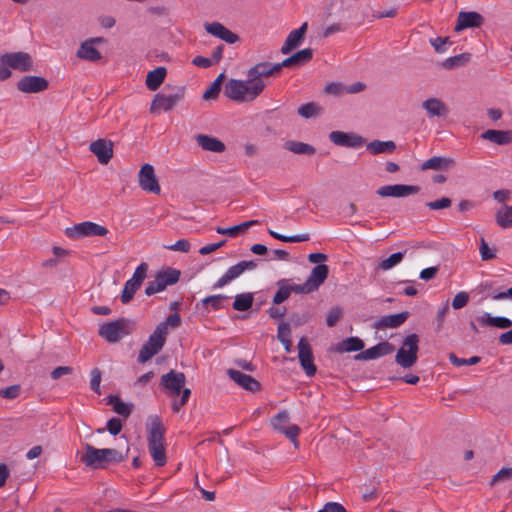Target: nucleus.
Wrapping results in <instances>:
<instances>
[{
	"instance_id": "9b49d317",
	"label": "nucleus",
	"mask_w": 512,
	"mask_h": 512,
	"mask_svg": "<svg viewBox=\"0 0 512 512\" xmlns=\"http://www.w3.org/2000/svg\"><path fill=\"white\" fill-rule=\"evenodd\" d=\"M246 75L249 78V82L252 83V92L260 95L266 87L262 78L271 76L269 62L255 64L247 71Z\"/></svg>"
},
{
	"instance_id": "6e6d98bb",
	"label": "nucleus",
	"mask_w": 512,
	"mask_h": 512,
	"mask_svg": "<svg viewBox=\"0 0 512 512\" xmlns=\"http://www.w3.org/2000/svg\"><path fill=\"white\" fill-rule=\"evenodd\" d=\"M512 480V468L504 467L500 469L491 479L490 484L492 486L496 485L499 482H505Z\"/></svg>"
},
{
	"instance_id": "ea45409f",
	"label": "nucleus",
	"mask_w": 512,
	"mask_h": 512,
	"mask_svg": "<svg viewBox=\"0 0 512 512\" xmlns=\"http://www.w3.org/2000/svg\"><path fill=\"white\" fill-rule=\"evenodd\" d=\"M228 298L229 297L227 295L223 294L210 295L202 299L201 302L197 303V308L201 309L200 306H202V308L207 309L208 305H210L214 311H217L222 308L223 302Z\"/></svg>"
},
{
	"instance_id": "aec40b11",
	"label": "nucleus",
	"mask_w": 512,
	"mask_h": 512,
	"mask_svg": "<svg viewBox=\"0 0 512 512\" xmlns=\"http://www.w3.org/2000/svg\"><path fill=\"white\" fill-rule=\"evenodd\" d=\"M89 149L101 164H107L113 157V142L111 140L97 139L90 143Z\"/></svg>"
},
{
	"instance_id": "5701e85b",
	"label": "nucleus",
	"mask_w": 512,
	"mask_h": 512,
	"mask_svg": "<svg viewBox=\"0 0 512 512\" xmlns=\"http://www.w3.org/2000/svg\"><path fill=\"white\" fill-rule=\"evenodd\" d=\"M476 322L481 327H495L498 329H508L512 327V321L504 316H492L489 312H483L476 317Z\"/></svg>"
},
{
	"instance_id": "473e14b6",
	"label": "nucleus",
	"mask_w": 512,
	"mask_h": 512,
	"mask_svg": "<svg viewBox=\"0 0 512 512\" xmlns=\"http://www.w3.org/2000/svg\"><path fill=\"white\" fill-rule=\"evenodd\" d=\"M186 376L183 372L170 370L168 373L163 374L160 380V386L165 390H170L178 385H185Z\"/></svg>"
},
{
	"instance_id": "3c124183",
	"label": "nucleus",
	"mask_w": 512,
	"mask_h": 512,
	"mask_svg": "<svg viewBox=\"0 0 512 512\" xmlns=\"http://www.w3.org/2000/svg\"><path fill=\"white\" fill-rule=\"evenodd\" d=\"M140 287L141 285L135 283L131 279L127 280L121 294V302L123 304L129 303L133 299L134 294Z\"/></svg>"
},
{
	"instance_id": "338daca9",
	"label": "nucleus",
	"mask_w": 512,
	"mask_h": 512,
	"mask_svg": "<svg viewBox=\"0 0 512 512\" xmlns=\"http://www.w3.org/2000/svg\"><path fill=\"white\" fill-rule=\"evenodd\" d=\"M277 338L280 342H287L291 339V328L289 323L282 322L278 325Z\"/></svg>"
},
{
	"instance_id": "6e6552de",
	"label": "nucleus",
	"mask_w": 512,
	"mask_h": 512,
	"mask_svg": "<svg viewBox=\"0 0 512 512\" xmlns=\"http://www.w3.org/2000/svg\"><path fill=\"white\" fill-rule=\"evenodd\" d=\"M257 260H243L228 268V270L214 283L213 289L223 288L233 280L240 277L245 271L257 268Z\"/></svg>"
},
{
	"instance_id": "b1692460",
	"label": "nucleus",
	"mask_w": 512,
	"mask_h": 512,
	"mask_svg": "<svg viewBox=\"0 0 512 512\" xmlns=\"http://www.w3.org/2000/svg\"><path fill=\"white\" fill-rule=\"evenodd\" d=\"M205 30L209 34H211L229 44H234L239 40V36L237 34L230 31L229 29H227L224 25H222L219 22L206 23Z\"/></svg>"
},
{
	"instance_id": "0e129e2a",
	"label": "nucleus",
	"mask_w": 512,
	"mask_h": 512,
	"mask_svg": "<svg viewBox=\"0 0 512 512\" xmlns=\"http://www.w3.org/2000/svg\"><path fill=\"white\" fill-rule=\"evenodd\" d=\"M452 204V201L448 197H442L440 199H437L435 201H430L426 203V206L430 208L431 210H440L450 207Z\"/></svg>"
},
{
	"instance_id": "8fccbe9b",
	"label": "nucleus",
	"mask_w": 512,
	"mask_h": 512,
	"mask_svg": "<svg viewBox=\"0 0 512 512\" xmlns=\"http://www.w3.org/2000/svg\"><path fill=\"white\" fill-rule=\"evenodd\" d=\"M181 324V317L179 313L170 314L164 321L159 323L156 328L160 329L164 335H168V328H177Z\"/></svg>"
},
{
	"instance_id": "37998d69",
	"label": "nucleus",
	"mask_w": 512,
	"mask_h": 512,
	"mask_svg": "<svg viewBox=\"0 0 512 512\" xmlns=\"http://www.w3.org/2000/svg\"><path fill=\"white\" fill-rule=\"evenodd\" d=\"M471 59L470 53H462L445 59L442 62V67L445 69H453L455 67L464 66Z\"/></svg>"
},
{
	"instance_id": "c756f323",
	"label": "nucleus",
	"mask_w": 512,
	"mask_h": 512,
	"mask_svg": "<svg viewBox=\"0 0 512 512\" xmlns=\"http://www.w3.org/2000/svg\"><path fill=\"white\" fill-rule=\"evenodd\" d=\"M328 274L329 268L325 264H319L312 269L306 282L311 287L313 292L316 291L325 282Z\"/></svg>"
},
{
	"instance_id": "2eb2a0df",
	"label": "nucleus",
	"mask_w": 512,
	"mask_h": 512,
	"mask_svg": "<svg viewBox=\"0 0 512 512\" xmlns=\"http://www.w3.org/2000/svg\"><path fill=\"white\" fill-rule=\"evenodd\" d=\"M419 191L420 187L417 185L394 184L379 187L376 194L380 197L402 198L417 194Z\"/></svg>"
},
{
	"instance_id": "79ce46f5",
	"label": "nucleus",
	"mask_w": 512,
	"mask_h": 512,
	"mask_svg": "<svg viewBox=\"0 0 512 512\" xmlns=\"http://www.w3.org/2000/svg\"><path fill=\"white\" fill-rule=\"evenodd\" d=\"M284 147L295 154L313 155L316 152L312 145L299 141H287Z\"/></svg>"
},
{
	"instance_id": "0eeeda50",
	"label": "nucleus",
	"mask_w": 512,
	"mask_h": 512,
	"mask_svg": "<svg viewBox=\"0 0 512 512\" xmlns=\"http://www.w3.org/2000/svg\"><path fill=\"white\" fill-rule=\"evenodd\" d=\"M65 233L69 238L78 239L91 236H105L108 234V229L97 223L84 221L75 224L73 227H68Z\"/></svg>"
},
{
	"instance_id": "f8f14e48",
	"label": "nucleus",
	"mask_w": 512,
	"mask_h": 512,
	"mask_svg": "<svg viewBox=\"0 0 512 512\" xmlns=\"http://www.w3.org/2000/svg\"><path fill=\"white\" fill-rule=\"evenodd\" d=\"M289 419V413L282 410L272 418L271 424L275 430L285 434L297 446V436L300 433V428L295 424L286 427L285 425L289 422Z\"/></svg>"
},
{
	"instance_id": "393cba45",
	"label": "nucleus",
	"mask_w": 512,
	"mask_h": 512,
	"mask_svg": "<svg viewBox=\"0 0 512 512\" xmlns=\"http://www.w3.org/2000/svg\"><path fill=\"white\" fill-rule=\"evenodd\" d=\"M455 160L449 157L433 156L424 161L420 169L422 171L435 170V171H448L455 166Z\"/></svg>"
},
{
	"instance_id": "13d9d810",
	"label": "nucleus",
	"mask_w": 512,
	"mask_h": 512,
	"mask_svg": "<svg viewBox=\"0 0 512 512\" xmlns=\"http://www.w3.org/2000/svg\"><path fill=\"white\" fill-rule=\"evenodd\" d=\"M325 93L333 96H342L345 94V84L340 82H330L324 88Z\"/></svg>"
},
{
	"instance_id": "f257e3e1",
	"label": "nucleus",
	"mask_w": 512,
	"mask_h": 512,
	"mask_svg": "<svg viewBox=\"0 0 512 512\" xmlns=\"http://www.w3.org/2000/svg\"><path fill=\"white\" fill-rule=\"evenodd\" d=\"M129 446L126 445L125 452L113 448L97 449L90 444H85V453L80 460L86 466L93 468H104L106 463H120L127 459Z\"/></svg>"
},
{
	"instance_id": "c85d7f7f",
	"label": "nucleus",
	"mask_w": 512,
	"mask_h": 512,
	"mask_svg": "<svg viewBox=\"0 0 512 512\" xmlns=\"http://www.w3.org/2000/svg\"><path fill=\"white\" fill-rule=\"evenodd\" d=\"M312 58L313 50L311 48H305L284 59L283 65H285L286 68H297L307 64Z\"/></svg>"
},
{
	"instance_id": "6ab92c4d",
	"label": "nucleus",
	"mask_w": 512,
	"mask_h": 512,
	"mask_svg": "<svg viewBox=\"0 0 512 512\" xmlns=\"http://www.w3.org/2000/svg\"><path fill=\"white\" fill-rule=\"evenodd\" d=\"M48 81L40 76H24L17 82V89L23 93H39L48 88Z\"/></svg>"
},
{
	"instance_id": "bf43d9fd",
	"label": "nucleus",
	"mask_w": 512,
	"mask_h": 512,
	"mask_svg": "<svg viewBox=\"0 0 512 512\" xmlns=\"http://www.w3.org/2000/svg\"><path fill=\"white\" fill-rule=\"evenodd\" d=\"M191 396V390L189 388H182L181 398L180 400H174L172 403V410L175 413H178L184 405L187 404L189 398Z\"/></svg>"
},
{
	"instance_id": "f704fd0d",
	"label": "nucleus",
	"mask_w": 512,
	"mask_h": 512,
	"mask_svg": "<svg viewBox=\"0 0 512 512\" xmlns=\"http://www.w3.org/2000/svg\"><path fill=\"white\" fill-rule=\"evenodd\" d=\"M106 404L112 405L113 411L125 419L130 416L133 410V405L123 402L118 395H109L106 398Z\"/></svg>"
},
{
	"instance_id": "7c9ffc66",
	"label": "nucleus",
	"mask_w": 512,
	"mask_h": 512,
	"mask_svg": "<svg viewBox=\"0 0 512 512\" xmlns=\"http://www.w3.org/2000/svg\"><path fill=\"white\" fill-rule=\"evenodd\" d=\"M481 138L498 145H508L512 143V131L488 129L481 134Z\"/></svg>"
},
{
	"instance_id": "cd10ccee",
	"label": "nucleus",
	"mask_w": 512,
	"mask_h": 512,
	"mask_svg": "<svg viewBox=\"0 0 512 512\" xmlns=\"http://www.w3.org/2000/svg\"><path fill=\"white\" fill-rule=\"evenodd\" d=\"M422 108L426 110L427 116L446 117L449 110L444 102L438 98H428L422 102Z\"/></svg>"
},
{
	"instance_id": "7ed1b4c3",
	"label": "nucleus",
	"mask_w": 512,
	"mask_h": 512,
	"mask_svg": "<svg viewBox=\"0 0 512 512\" xmlns=\"http://www.w3.org/2000/svg\"><path fill=\"white\" fill-rule=\"evenodd\" d=\"M418 350L419 336L414 333L407 335L403 340L402 346L396 353V363L403 368L412 367L418 359Z\"/></svg>"
},
{
	"instance_id": "c9c22d12",
	"label": "nucleus",
	"mask_w": 512,
	"mask_h": 512,
	"mask_svg": "<svg viewBox=\"0 0 512 512\" xmlns=\"http://www.w3.org/2000/svg\"><path fill=\"white\" fill-rule=\"evenodd\" d=\"M166 75L167 70L165 67H157L149 71L145 81L146 87L151 91H156L164 82Z\"/></svg>"
},
{
	"instance_id": "a19ab883",
	"label": "nucleus",
	"mask_w": 512,
	"mask_h": 512,
	"mask_svg": "<svg viewBox=\"0 0 512 512\" xmlns=\"http://www.w3.org/2000/svg\"><path fill=\"white\" fill-rule=\"evenodd\" d=\"M254 297L252 293H241L235 296L233 302V309L236 311L245 312L248 311L253 305Z\"/></svg>"
},
{
	"instance_id": "a211bd4d",
	"label": "nucleus",
	"mask_w": 512,
	"mask_h": 512,
	"mask_svg": "<svg viewBox=\"0 0 512 512\" xmlns=\"http://www.w3.org/2000/svg\"><path fill=\"white\" fill-rule=\"evenodd\" d=\"M329 139L337 146L348 148H359L365 143V139L362 136L343 131H332L329 134Z\"/></svg>"
},
{
	"instance_id": "09e8293b",
	"label": "nucleus",
	"mask_w": 512,
	"mask_h": 512,
	"mask_svg": "<svg viewBox=\"0 0 512 512\" xmlns=\"http://www.w3.org/2000/svg\"><path fill=\"white\" fill-rule=\"evenodd\" d=\"M268 232L273 238H275L279 241H282V242L297 243V242H305L310 239V236L308 233L286 236V235L280 234L278 232H275L271 229H269Z\"/></svg>"
},
{
	"instance_id": "423d86ee",
	"label": "nucleus",
	"mask_w": 512,
	"mask_h": 512,
	"mask_svg": "<svg viewBox=\"0 0 512 512\" xmlns=\"http://www.w3.org/2000/svg\"><path fill=\"white\" fill-rule=\"evenodd\" d=\"M166 339L167 336L160 329L155 328L148 340L142 345L137 361L141 364L149 361L162 350Z\"/></svg>"
},
{
	"instance_id": "49530a36",
	"label": "nucleus",
	"mask_w": 512,
	"mask_h": 512,
	"mask_svg": "<svg viewBox=\"0 0 512 512\" xmlns=\"http://www.w3.org/2000/svg\"><path fill=\"white\" fill-rule=\"evenodd\" d=\"M225 78V74L221 73L210 85V87L203 93L204 100H214L218 97L222 82Z\"/></svg>"
},
{
	"instance_id": "69168bd1",
	"label": "nucleus",
	"mask_w": 512,
	"mask_h": 512,
	"mask_svg": "<svg viewBox=\"0 0 512 512\" xmlns=\"http://www.w3.org/2000/svg\"><path fill=\"white\" fill-rule=\"evenodd\" d=\"M469 301V294L467 292L457 293L452 300V307L456 310L461 309L467 305Z\"/></svg>"
},
{
	"instance_id": "ddd939ff",
	"label": "nucleus",
	"mask_w": 512,
	"mask_h": 512,
	"mask_svg": "<svg viewBox=\"0 0 512 512\" xmlns=\"http://www.w3.org/2000/svg\"><path fill=\"white\" fill-rule=\"evenodd\" d=\"M138 182L140 188L146 192L159 194L161 191L154 168L150 164H144L141 167L138 174Z\"/></svg>"
},
{
	"instance_id": "4be33fe9",
	"label": "nucleus",
	"mask_w": 512,
	"mask_h": 512,
	"mask_svg": "<svg viewBox=\"0 0 512 512\" xmlns=\"http://www.w3.org/2000/svg\"><path fill=\"white\" fill-rule=\"evenodd\" d=\"M308 24L303 23L298 29L291 31L281 47L282 54H289L300 46L307 31Z\"/></svg>"
},
{
	"instance_id": "4d7b16f0",
	"label": "nucleus",
	"mask_w": 512,
	"mask_h": 512,
	"mask_svg": "<svg viewBox=\"0 0 512 512\" xmlns=\"http://www.w3.org/2000/svg\"><path fill=\"white\" fill-rule=\"evenodd\" d=\"M90 374H91L90 388L92 391H94L95 393L100 395L101 394L100 383H101L102 372L99 368H93L91 370Z\"/></svg>"
},
{
	"instance_id": "a878e982",
	"label": "nucleus",
	"mask_w": 512,
	"mask_h": 512,
	"mask_svg": "<svg viewBox=\"0 0 512 512\" xmlns=\"http://www.w3.org/2000/svg\"><path fill=\"white\" fill-rule=\"evenodd\" d=\"M165 428L159 416L155 415L151 418L148 432V445L164 444Z\"/></svg>"
},
{
	"instance_id": "4468645a",
	"label": "nucleus",
	"mask_w": 512,
	"mask_h": 512,
	"mask_svg": "<svg viewBox=\"0 0 512 512\" xmlns=\"http://www.w3.org/2000/svg\"><path fill=\"white\" fill-rule=\"evenodd\" d=\"M298 358L307 376H314L317 368L313 362V353L306 337H301L298 342Z\"/></svg>"
},
{
	"instance_id": "e433bc0d",
	"label": "nucleus",
	"mask_w": 512,
	"mask_h": 512,
	"mask_svg": "<svg viewBox=\"0 0 512 512\" xmlns=\"http://www.w3.org/2000/svg\"><path fill=\"white\" fill-rule=\"evenodd\" d=\"M366 147L367 150L373 155H378L382 153H393L396 150V144L392 140H373L369 142Z\"/></svg>"
},
{
	"instance_id": "e2e57ef3",
	"label": "nucleus",
	"mask_w": 512,
	"mask_h": 512,
	"mask_svg": "<svg viewBox=\"0 0 512 512\" xmlns=\"http://www.w3.org/2000/svg\"><path fill=\"white\" fill-rule=\"evenodd\" d=\"M310 317H311V315L308 311H305L302 313L294 312V313H291L290 320L294 326H301V325H304L305 323H307L309 321Z\"/></svg>"
},
{
	"instance_id": "412c9836",
	"label": "nucleus",
	"mask_w": 512,
	"mask_h": 512,
	"mask_svg": "<svg viewBox=\"0 0 512 512\" xmlns=\"http://www.w3.org/2000/svg\"><path fill=\"white\" fill-rule=\"evenodd\" d=\"M227 374L231 380L247 391L257 392L261 389L260 382L248 374L235 369H228Z\"/></svg>"
},
{
	"instance_id": "58836bf2",
	"label": "nucleus",
	"mask_w": 512,
	"mask_h": 512,
	"mask_svg": "<svg viewBox=\"0 0 512 512\" xmlns=\"http://www.w3.org/2000/svg\"><path fill=\"white\" fill-rule=\"evenodd\" d=\"M257 224H259L258 220H250V221H246L239 225H235V226L228 227V228L218 227L216 229V231H217V233L222 234V235H227L229 237H236L239 233L244 232L248 228H250L254 225H257Z\"/></svg>"
},
{
	"instance_id": "052dcab7",
	"label": "nucleus",
	"mask_w": 512,
	"mask_h": 512,
	"mask_svg": "<svg viewBox=\"0 0 512 512\" xmlns=\"http://www.w3.org/2000/svg\"><path fill=\"white\" fill-rule=\"evenodd\" d=\"M430 44L437 53H444L447 50L446 45L451 44V41L449 37H436L430 39Z\"/></svg>"
},
{
	"instance_id": "de8ad7c7",
	"label": "nucleus",
	"mask_w": 512,
	"mask_h": 512,
	"mask_svg": "<svg viewBox=\"0 0 512 512\" xmlns=\"http://www.w3.org/2000/svg\"><path fill=\"white\" fill-rule=\"evenodd\" d=\"M287 282L286 279H281L277 282L278 290L273 297L274 304L279 305L289 298L290 291Z\"/></svg>"
},
{
	"instance_id": "774afa93",
	"label": "nucleus",
	"mask_w": 512,
	"mask_h": 512,
	"mask_svg": "<svg viewBox=\"0 0 512 512\" xmlns=\"http://www.w3.org/2000/svg\"><path fill=\"white\" fill-rule=\"evenodd\" d=\"M318 512H347V510L338 502H327Z\"/></svg>"
},
{
	"instance_id": "2f4dec72",
	"label": "nucleus",
	"mask_w": 512,
	"mask_h": 512,
	"mask_svg": "<svg viewBox=\"0 0 512 512\" xmlns=\"http://www.w3.org/2000/svg\"><path fill=\"white\" fill-rule=\"evenodd\" d=\"M195 139L198 145L206 151L221 153L226 149L221 140L206 134H198Z\"/></svg>"
},
{
	"instance_id": "680f3d73",
	"label": "nucleus",
	"mask_w": 512,
	"mask_h": 512,
	"mask_svg": "<svg viewBox=\"0 0 512 512\" xmlns=\"http://www.w3.org/2000/svg\"><path fill=\"white\" fill-rule=\"evenodd\" d=\"M147 271H148V264L145 263V262L141 263L135 269L134 274H133L131 280L134 281L135 283L141 285L142 282L144 281V279L147 276Z\"/></svg>"
},
{
	"instance_id": "603ef678",
	"label": "nucleus",
	"mask_w": 512,
	"mask_h": 512,
	"mask_svg": "<svg viewBox=\"0 0 512 512\" xmlns=\"http://www.w3.org/2000/svg\"><path fill=\"white\" fill-rule=\"evenodd\" d=\"M496 222L502 228L512 226V206H505L504 211H498L496 214Z\"/></svg>"
},
{
	"instance_id": "c03bdc74",
	"label": "nucleus",
	"mask_w": 512,
	"mask_h": 512,
	"mask_svg": "<svg viewBox=\"0 0 512 512\" xmlns=\"http://www.w3.org/2000/svg\"><path fill=\"white\" fill-rule=\"evenodd\" d=\"M406 252H407V250L393 253L388 258L382 260L379 263L378 268L383 271L392 269L393 267L397 266L398 264H400L402 262Z\"/></svg>"
},
{
	"instance_id": "f3484780",
	"label": "nucleus",
	"mask_w": 512,
	"mask_h": 512,
	"mask_svg": "<svg viewBox=\"0 0 512 512\" xmlns=\"http://www.w3.org/2000/svg\"><path fill=\"white\" fill-rule=\"evenodd\" d=\"M484 21V17L476 11H460L454 30L460 32L468 28H479Z\"/></svg>"
},
{
	"instance_id": "bb28decb",
	"label": "nucleus",
	"mask_w": 512,
	"mask_h": 512,
	"mask_svg": "<svg viewBox=\"0 0 512 512\" xmlns=\"http://www.w3.org/2000/svg\"><path fill=\"white\" fill-rule=\"evenodd\" d=\"M409 317V312L403 311L397 314H391L382 316L379 320H377L373 327L375 329L382 328H397L401 326Z\"/></svg>"
},
{
	"instance_id": "72a5a7b5",
	"label": "nucleus",
	"mask_w": 512,
	"mask_h": 512,
	"mask_svg": "<svg viewBox=\"0 0 512 512\" xmlns=\"http://www.w3.org/2000/svg\"><path fill=\"white\" fill-rule=\"evenodd\" d=\"M76 56L79 59L90 61V62H97L102 59L101 53L95 48L94 45H92L87 40L83 41L80 44V47L78 48L76 52Z\"/></svg>"
},
{
	"instance_id": "20e7f679",
	"label": "nucleus",
	"mask_w": 512,
	"mask_h": 512,
	"mask_svg": "<svg viewBox=\"0 0 512 512\" xmlns=\"http://www.w3.org/2000/svg\"><path fill=\"white\" fill-rule=\"evenodd\" d=\"M252 83L249 78L246 80L230 79L224 88V94L227 98L237 102H249L256 99L259 94L251 90Z\"/></svg>"
},
{
	"instance_id": "5fc2aeb1",
	"label": "nucleus",
	"mask_w": 512,
	"mask_h": 512,
	"mask_svg": "<svg viewBox=\"0 0 512 512\" xmlns=\"http://www.w3.org/2000/svg\"><path fill=\"white\" fill-rule=\"evenodd\" d=\"M449 360L453 365L460 367V366H465V365H467V366L475 365L480 362L481 358L478 356H473L469 359H464V358H458L454 353H450Z\"/></svg>"
},
{
	"instance_id": "39448f33",
	"label": "nucleus",
	"mask_w": 512,
	"mask_h": 512,
	"mask_svg": "<svg viewBox=\"0 0 512 512\" xmlns=\"http://www.w3.org/2000/svg\"><path fill=\"white\" fill-rule=\"evenodd\" d=\"M181 272L178 269L167 267L157 272L155 279L148 282L145 288V294L152 296L155 293L161 292L167 286L176 284L180 279Z\"/></svg>"
},
{
	"instance_id": "1a4fd4ad",
	"label": "nucleus",
	"mask_w": 512,
	"mask_h": 512,
	"mask_svg": "<svg viewBox=\"0 0 512 512\" xmlns=\"http://www.w3.org/2000/svg\"><path fill=\"white\" fill-rule=\"evenodd\" d=\"M0 62L11 69L28 72L33 69L32 57L26 52H8L0 57Z\"/></svg>"
},
{
	"instance_id": "4c0bfd02",
	"label": "nucleus",
	"mask_w": 512,
	"mask_h": 512,
	"mask_svg": "<svg viewBox=\"0 0 512 512\" xmlns=\"http://www.w3.org/2000/svg\"><path fill=\"white\" fill-rule=\"evenodd\" d=\"M364 342L358 337H348L337 344L335 351L338 353L356 352L364 348Z\"/></svg>"
},
{
	"instance_id": "f03ea898",
	"label": "nucleus",
	"mask_w": 512,
	"mask_h": 512,
	"mask_svg": "<svg viewBox=\"0 0 512 512\" xmlns=\"http://www.w3.org/2000/svg\"><path fill=\"white\" fill-rule=\"evenodd\" d=\"M136 328V322L128 318H118L99 327L98 335L108 343H117L130 335Z\"/></svg>"
},
{
	"instance_id": "9d476101",
	"label": "nucleus",
	"mask_w": 512,
	"mask_h": 512,
	"mask_svg": "<svg viewBox=\"0 0 512 512\" xmlns=\"http://www.w3.org/2000/svg\"><path fill=\"white\" fill-rule=\"evenodd\" d=\"M175 93L166 95L164 93H157L152 100L150 112L155 113L158 110L170 111L173 107L183 99L185 88L179 86L175 88Z\"/></svg>"
},
{
	"instance_id": "a18cd8bd",
	"label": "nucleus",
	"mask_w": 512,
	"mask_h": 512,
	"mask_svg": "<svg viewBox=\"0 0 512 512\" xmlns=\"http://www.w3.org/2000/svg\"><path fill=\"white\" fill-rule=\"evenodd\" d=\"M149 452L156 466H164L166 464V451L164 444L148 445Z\"/></svg>"
},
{
	"instance_id": "864d4df0",
	"label": "nucleus",
	"mask_w": 512,
	"mask_h": 512,
	"mask_svg": "<svg viewBox=\"0 0 512 512\" xmlns=\"http://www.w3.org/2000/svg\"><path fill=\"white\" fill-rule=\"evenodd\" d=\"M320 111L321 108L314 102L303 104L298 108V114L306 119L317 116Z\"/></svg>"
},
{
	"instance_id": "dca6fc26",
	"label": "nucleus",
	"mask_w": 512,
	"mask_h": 512,
	"mask_svg": "<svg viewBox=\"0 0 512 512\" xmlns=\"http://www.w3.org/2000/svg\"><path fill=\"white\" fill-rule=\"evenodd\" d=\"M395 350V346L388 342L382 341L373 347H370L354 356L356 361L374 360L391 354Z\"/></svg>"
}]
</instances>
